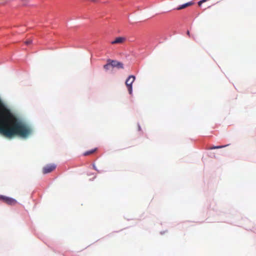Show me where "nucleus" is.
<instances>
[{"mask_svg":"<svg viewBox=\"0 0 256 256\" xmlns=\"http://www.w3.org/2000/svg\"><path fill=\"white\" fill-rule=\"evenodd\" d=\"M107 62H110L111 66L112 67H116L118 68H123L124 66L122 63L118 62L116 60H111L110 59L107 60Z\"/></svg>","mask_w":256,"mask_h":256,"instance_id":"20e7f679","label":"nucleus"},{"mask_svg":"<svg viewBox=\"0 0 256 256\" xmlns=\"http://www.w3.org/2000/svg\"><path fill=\"white\" fill-rule=\"evenodd\" d=\"M93 167H94V168L96 170H98L97 169H96V168L94 164L93 165Z\"/></svg>","mask_w":256,"mask_h":256,"instance_id":"4468645a","label":"nucleus"},{"mask_svg":"<svg viewBox=\"0 0 256 256\" xmlns=\"http://www.w3.org/2000/svg\"><path fill=\"white\" fill-rule=\"evenodd\" d=\"M0 200L9 205H14L17 202L16 200L6 196L0 195Z\"/></svg>","mask_w":256,"mask_h":256,"instance_id":"f03ea898","label":"nucleus"},{"mask_svg":"<svg viewBox=\"0 0 256 256\" xmlns=\"http://www.w3.org/2000/svg\"><path fill=\"white\" fill-rule=\"evenodd\" d=\"M194 4V2H190L187 3H186L184 4H183L180 6L178 8H177V10H180L183 8H184L188 6H190Z\"/></svg>","mask_w":256,"mask_h":256,"instance_id":"423d86ee","label":"nucleus"},{"mask_svg":"<svg viewBox=\"0 0 256 256\" xmlns=\"http://www.w3.org/2000/svg\"><path fill=\"white\" fill-rule=\"evenodd\" d=\"M228 146V144L224 145V146H215L212 147H210L208 148V150H212V149H218V148H224L226 146Z\"/></svg>","mask_w":256,"mask_h":256,"instance_id":"6e6552de","label":"nucleus"},{"mask_svg":"<svg viewBox=\"0 0 256 256\" xmlns=\"http://www.w3.org/2000/svg\"><path fill=\"white\" fill-rule=\"evenodd\" d=\"M110 66H111L110 62H108V63L104 66V68L106 70H108L110 69Z\"/></svg>","mask_w":256,"mask_h":256,"instance_id":"1a4fd4ad","label":"nucleus"},{"mask_svg":"<svg viewBox=\"0 0 256 256\" xmlns=\"http://www.w3.org/2000/svg\"><path fill=\"white\" fill-rule=\"evenodd\" d=\"M202 1H201V0L198 2V5L199 6H200L202 5Z\"/></svg>","mask_w":256,"mask_h":256,"instance_id":"9b49d317","label":"nucleus"},{"mask_svg":"<svg viewBox=\"0 0 256 256\" xmlns=\"http://www.w3.org/2000/svg\"><path fill=\"white\" fill-rule=\"evenodd\" d=\"M32 42V40H28L25 42V44H26L28 45V44H31Z\"/></svg>","mask_w":256,"mask_h":256,"instance_id":"9d476101","label":"nucleus"},{"mask_svg":"<svg viewBox=\"0 0 256 256\" xmlns=\"http://www.w3.org/2000/svg\"><path fill=\"white\" fill-rule=\"evenodd\" d=\"M126 41V38L124 37H118L115 40L112 41L111 44H122Z\"/></svg>","mask_w":256,"mask_h":256,"instance_id":"39448f33","label":"nucleus"},{"mask_svg":"<svg viewBox=\"0 0 256 256\" xmlns=\"http://www.w3.org/2000/svg\"><path fill=\"white\" fill-rule=\"evenodd\" d=\"M91 1L94 2V0H90Z\"/></svg>","mask_w":256,"mask_h":256,"instance_id":"2eb2a0df","label":"nucleus"},{"mask_svg":"<svg viewBox=\"0 0 256 256\" xmlns=\"http://www.w3.org/2000/svg\"><path fill=\"white\" fill-rule=\"evenodd\" d=\"M96 148H94V149L92 150H90L87 151L84 153V155L85 156H86L92 154L93 153H94L96 151Z\"/></svg>","mask_w":256,"mask_h":256,"instance_id":"0eeeda50","label":"nucleus"},{"mask_svg":"<svg viewBox=\"0 0 256 256\" xmlns=\"http://www.w3.org/2000/svg\"><path fill=\"white\" fill-rule=\"evenodd\" d=\"M187 34H188L189 36H190V33L189 30H188V31H187Z\"/></svg>","mask_w":256,"mask_h":256,"instance_id":"f8f14e48","label":"nucleus"},{"mask_svg":"<svg viewBox=\"0 0 256 256\" xmlns=\"http://www.w3.org/2000/svg\"><path fill=\"white\" fill-rule=\"evenodd\" d=\"M135 76H134L131 75L128 76V78L126 79V84L128 88V92L130 94H132V84L134 82L135 80Z\"/></svg>","mask_w":256,"mask_h":256,"instance_id":"f257e3e1","label":"nucleus"},{"mask_svg":"<svg viewBox=\"0 0 256 256\" xmlns=\"http://www.w3.org/2000/svg\"><path fill=\"white\" fill-rule=\"evenodd\" d=\"M56 168V165L54 164H48L42 168V172L44 174L50 173L52 172Z\"/></svg>","mask_w":256,"mask_h":256,"instance_id":"7ed1b4c3","label":"nucleus"},{"mask_svg":"<svg viewBox=\"0 0 256 256\" xmlns=\"http://www.w3.org/2000/svg\"><path fill=\"white\" fill-rule=\"evenodd\" d=\"M207 0H202L201 1H202V3H204V2H207Z\"/></svg>","mask_w":256,"mask_h":256,"instance_id":"ddd939ff","label":"nucleus"}]
</instances>
